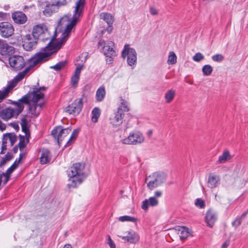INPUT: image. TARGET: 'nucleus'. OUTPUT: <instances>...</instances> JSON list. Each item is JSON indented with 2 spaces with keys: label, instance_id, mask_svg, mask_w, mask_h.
I'll use <instances>...</instances> for the list:
<instances>
[{
  "label": "nucleus",
  "instance_id": "f8f14e48",
  "mask_svg": "<svg viewBox=\"0 0 248 248\" xmlns=\"http://www.w3.org/2000/svg\"><path fill=\"white\" fill-rule=\"evenodd\" d=\"M118 237L130 244H136L140 240L139 234L133 230L128 231L125 232L124 235H118Z\"/></svg>",
  "mask_w": 248,
  "mask_h": 248
},
{
  "label": "nucleus",
  "instance_id": "09e8293b",
  "mask_svg": "<svg viewBox=\"0 0 248 248\" xmlns=\"http://www.w3.org/2000/svg\"><path fill=\"white\" fill-rule=\"evenodd\" d=\"M150 12L152 15H156L158 14L157 10L154 7L150 8Z\"/></svg>",
  "mask_w": 248,
  "mask_h": 248
},
{
  "label": "nucleus",
  "instance_id": "cd10ccee",
  "mask_svg": "<svg viewBox=\"0 0 248 248\" xmlns=\"http://www.w3.org/2000/svg\"><path fill=\"white\" fill-rule=\"evenodd\" d=\"M231 159V155L229 152L226 151L223 152L222 155L219 156L218 161L219 163H224Z\"/></svg>",
  "mask_w": 248,
  "mask_h": 248
},
{
  "label": "nucleus",
  "instance_id": "ea45409f",
  "mask_svg": "<svg viewBox=\"0 0 248 248\" xmlns=\"http://www.w3.org/2000/svg\"><path fill=\"white\" fill-rule=\"evenodd\" d=\"M12 158V156L10 154L6 155L5 156L3 157L0 162V165L1 166L4 165L7 162L9 161Z\"/></svg>",
  "mask_w": 248,
  "mask_h": 248
},
{
  "label": "nucleus",
  "instance_id": "f257e3e1",
  "mask_svg": "<svg viewBox=\"0 0 248 248\" xmlns=\"http://www.w3.org/2000/svg\"><path fill=\"white\" fill-rule=\"evenodd\" d=\"M85 0H78L77 2L74 14L71 20H69L66 16L63 17L61 19L60 23L62 25L66 26L64 31L62 34L61 40L55 43L52 41V39H51L47 45L43 48L41 52L37 53V54L33 60L34 63H36L43 60H49L51 56L54 53H56L60 49L62 46L65 43L72 29L78 21L85 3Z\"/></svg>",
  "mask_w": 248,
  "mask_h": 248
},
{
  "label": "nucleus",
  "instance_id": "1a4fd4ad",
  "mask_svg": "<svg viewBox=\"0 0 248 248\" xmlns=\"http://www.w3.org/2000/svg\"><path fill=\"white\" fill-rule=\"evenodd\" d=\"M122 56L124 59L127 57V62L129 66H132L137 62V52L134 48L130 47L128 45L124 46Z\"/></svg>",
  "mask_w": 248,
  "mask_h": 248
},
{
  "label": "nucleus",
  "instance_id": "3c124183",
  "mask_svg": "<svg viewBox=\"0 0 248 248\" xmlns=\"http://www.w3.org/2000/svg\"><path fill=\"white\" fill-rule=\"evenodd\" d=\"M21 157H22V156H21V155H20V157L18 158V159H16L15 161V162L13 163V165H14V166H15L16 168H17V167L18 166V165L20 162Z\"/></svg>",
  "mask_w": 248,
  "mask_h": 248
},
{
  "label": "nucleus",
  "instance_id": "412c9836",
  "mask_svg": "<svg viewBox=\"0 0 248 248\" xmlns=\"http://www.w3.org/2000/svg\"><path fill=\"white\" fill-rule=\"evenodd\" d=\"M158 203V201L155 197H152L149 198L148 200H145L142 202V208L143 210H147L148 206H155Z\"/></svg>",
  "mask_w": 248,
  "mask_h": 248
},
{
  "label": "nucleus",
  "instance_id": "603ef678",
  "mask_svg": "<svg viewBox=\"0 0 248 248\" xmlns=\"http://www.w3.org/2000/svg\"><path fill=\"white\" fill-rule=\"evenodd\" d=\"M162 191L157 190V191H156L155 193V197L156 198H158V197H160L162 196Z\"/></svg>",
  "mask_w": 248,
  "mask_h": 248
},
{
  "label": "nucleus",
  "instance_id": "f03ea898",
  "mask_svg": "<svg viewBox=\"0 0 248 248\" xmlns=\"http://www.w3.org/2000/svg\"><path fill=\"white\" fill-rule=\"evenodd\" d=\"M46 89L44 87L39 88H34L32 92L29 93L24 96H27V102H22V105H29V112L33 116H38L43 106L45 105L44 100V92Z\"/></svg>",
  "mask_w": 248,
  "mask_h": 248
},
{
  "label": "nucleus",
  "instance_id": "4c0bfd02",
  "mask_svg": "<svg viewBox=\"0 0 248 248\" xmlns=\"http://www.w3.org/2000/svg\"><path fill=\"white\" fill-rule=\"evenodd\" d=\"M195 204L197 207H199L200 208H203L205 207L204 201L200 198L196 199Z\"/></svg>",
  "mask_w": 248,
  "mask_h": 248
},
{
  "label": "nucleus",
  "instance_id": "9b49d317",
  "mask_svg": "<svg viewBox=\"0 0 248 248\" xmlns=\"http://www.w3.org/2000/svg\"><path fill=\"white\" fill-rule=\"evenodd\" d=\"M9 63L12 68L16 70H19L25 66V61L22 56L14 55L9 59Z\"/></svg>",
  "mask_w": 248,
  "mask_h": 248
},
{
  "label": "nucleus",
  "instance_id": "bf43d9fd",
  "mask_svg": "<svg viewBox=\"0 0 248 248\" xmlns=\"http://www.w3.org/2000/svg\"><path fill=\"white\" fill-rule=\"evenodd\" d=\"M248 211H247V212H246L244 213L241 215V217H240V218H242L244 217L247 215V214H248Z\"/></svg>",
  "mask_w": 248,
  "mask_h": 248
},
{
  "label": "nucleus",
  "instance_id": "f704fd0d",
  "mask_svg": "<svg viewBox=\"0 0 248 248\" xmlns=\"http://www.w3.org/2000/svg\"><path fill=\"white\" fill-rule=\"evenodd\" d=\"M80 75H77L74 73V75L72 77L71 79V83L73 86L76 87L78 85L79 79Z\"/></svg>",
  "mask_w": 248,
  "mask_h": 248
},
{
  "label": "nucleus",
  "instance_id": "c03bdc74",
  "mask_svg": "<svg viewBox=\"0 0 248 248\" xmlns=\"http://www.w3.org/2000/svg\"><path fill=\"white\" fill-rule=\"evenodd\" d=\"M241 223V218L237 217L232 222V225L235 227H238Z\"/></svg>",
  "mask_w": 248,
  "mask_h": 248
},
{
  "label": "nucleus",
  "instance_id": "393cba45",
  "mask_svg": "<svg viewBox=\"0 0 248 248\" xmlns=\"http://www.w3.org/2000/svg\"><path fill=\"white\" fill-rule=\"evenodd\" d=\"M106 95V91L104 87H100L98 88L96 93V99L97 101H102Z\"/></svg>",
  "mask_w": 248,
  "mask_h": 248
},
{
  "label": "nucleus",
  "instance_id": "79ce46f5",
  "mask_svg": "<svg viewBox=\"0 0 248 248\" xmlns=\"http://www.w3.org/2000/svg\"><path fill=\"white\" fill-rule=\"evenodd\" d=\"M53 4L58 6L63 5L66 3V0H52Z\"/></svg>",
  "mask_w": 248,
  "mask_h": 248
},
{
  "label": "nucleus",
  "instance_id": "0eeeda50",
  "mask_svg": "<svg viewBox=\"0 0 248 248\" xmlns=\"http://www.w3.org/2000/svg\"><path fill=\"white\" fill-rule=\"evenodd\" d=\"M98 45L99 47H102L103 49V52L107 58V62L111 63L113 58L116 56L115 51L113 48L114 43L110 41L106 43L104 40H101L98 42Z\"/></svg>",
  "mask_w": 248,
  "mask_h": 248
},
{
  "label": "nucleus",
  "instance_id": "6e6d98bb",
  "mask_svg": "<svg viewBox=\"0 0 248 248\" xmlns=\"http://www.w3.org/2000/svg\"><path fill=\"white\" fill-rule=\"evenodd\" d=\"M153 130L150 129L147 131L146 135L149 137L150 138L153 135Z\"/></svg>",
  "mask_w": 248,
  "mask_h": 248
},
{
  "label": "nucleus",
  "instance_id": "5701e85b",
  "mask_svg": "<svg viewBox=\"0 0 248 248\" xmlns=\"http://www.w3.org/2000/svg\"><path fill=\"white\" fill-rule=\"evenodd\" d=\"M85 61V59L83 55L79 56L76 60V65L77 67L75 71V74L80 75V72L83 67V64Z\"/></svg>",
  "mask_w": 248,
  "mask_h": 248
},
{
  "label": "nucleus",
  "instance_id": "a878e982",
  "mask_svg": "<svg viewBox=\"0 0 248 248\" xmlns=\"http://www.w3.org/2000/svg\"><path fill=\"white\" fill-rule=\"evenodd\" d=\"M3 139L4 141L10 142L11 145L12 146L16 140V136L13 133H7L3 135Z\"/></svg>",
  "mask_w": 248,
  "mask_h": 248
},
{
  "label": "nucleus",
  "instance_id": "ddd939ff",
  "mask_svg": "<svg viewBox=\"0 0 248 248\" xmlns=\"http://www.w3.org/2000/svg\"><path fill=\"white\" fill-rule=\"evenodd\" d=\"M14 32L13 25L9 22H2L0 24V34L4 37L7 38L12 36Z\"/></svg>",
  "mask_w": 248,
  "mask_h": 248
},
{
  "label": "nucleus",
  "instance_id": "864d4df0",
  "mask_svg": "<svg viewBox=\"0 0 248 248\" xmlns=\"http://www.w3.org/2000/svg\"><path fill=\"white\" fill-rule=\"evenodd\" d=\"M52 13V12H49V9L48 8H46L45 9V10L44 11V14L46 15V16H50Z\"/></svg>",
  "mask_w": 248,
  "mask_h": 248
},
{
  "label": "nucleus",
  "instance_id": "2eb2a0df",
  "mask_svg": "<svg viewBox=\"0 0 248 248\" xmlns=\"http://www.w3.org/2000/svg\"><path fill=\"white\" fill-rule=\"evenodd\" d=\"M71 131V129L69 128L62 129L61 126H58L52 130L51 134L54 137H56L58 134V142L60 143V141H62L64 137L67 136L70 133Z\"/></svg>",
  "mask_w": 248,
  "mask_h": 248
},
{
  "label": "nucleus",
  "instance_id": "2f4dec72",
  "mask_svg": "<svg viewBox=\"0 0 248 248\" xmlns=\"http://www.w3.org/2000/svg\"><path fill=\"white\" fill-rule=\"evenodd\" d=\"M21 128L22 131L25 133V136L27 138L30 137L29 130L27 127V124L25 121H22L21 123Z\"/></svg>",
  "mask_w": 248,
  "mask_h": 248
},
{
  "label": "nucleus",
  "instance_id": "a211bd4d",
  "mask_svg": "<svg viewBox=\"0 0 248 248\" xmlns=\"http://www.w3.org/2000/svg\"><path fill=\"white\" fill-rule=\"evenodd\" d=\"M217 216L216 213L212 210H209L206 214L205 217V222L207 225L210 227H212L216 221Z\"/></svg>",
  "mask_w": 248,
  "mask_h": 248
},
{
  "label": "nucleus",
  "instance_id": "13d9d810",
  "mask_svg": "<svg viewBox=\"0 0 248 248\" xmlns=\"http://www.w3.org/2000/svg\"><path fill=\"white\" fill-rule=\"evenodd\" d=\"M63 248H72V246L69 244L65 245Z\"/></svg>",
  "mask_w": 248,
  "mask_h": 248
},
{
  "label": "nucleus",
  "instance_id": "f3484780",
  "mask_svg": "<svg viewBox=\"0 0 248 248\" xmlns=\"http://www.w3.org/2000/svg\"><path fill=\"white\" fill-rule=\"evenodd\" d=\"M12 18L14 22L18 24H23L27 21L26 15L22 12H16L12 14Z\"/></svg>",
  "mask_w": 248,
  "mask_h": 248
},
{
  "label": "nucleus",
  "instance_id": "20e7f679",
  "mask_svg": "<svg viewBox=\"0 0 248 248\" xmlns=\"http://www.w3.org/2000/svg\"><path fill=\"white\" fill-rule=\"evenodd\" d=\"M128 103L124 99H121V103L117 111L115 112L109 118L110 123L114 127L120 126L123 122L124 113L128 111Z\"/></svg>",
  "mask_w": 248,
  "mask_h": 248
},
{
  "label": "nucleus",
  "instance_id": "7ed1b4c3",
  "mask_svg": "<svg viewBox=\"0 0 248 248\" xmlns=\"http://www.w3.org/2000/svg\"><path fill=\"white\" fill-rule=\"evenodd\" d=\"M85 165L82 163H76L73 165L68 171L69 177L68 186L70 188L76 187L86 178L84 172Z\"/></svg>",
  "mask_w": 248,
  "mask_h": 248
},
{
  "label": "nucleus",
  "instance_id": "de8ad7c7",
  "mask_svg": "<svg viewBox=\"0 0 248 248\" xmlns=\"http://www.w3.org/2000/svg\"><path fill=\"white\" fill-rule=\"evenodd\" d=\"M230 244V240H227L222 244L221 248H227L229 246Z\"/></svg>",
  "mask_w": 248,
  "mask_h": 248
},
{
  "label": "nucleus",
  "instance_id": "473e14b6",
  "mask_svg": "<svg viewBox=\"0 0 248 248\" xmlns=\"http://www.w3.org/2000/svg\"><path fill=\"white\" fill-rule=\"evenodd\" d=\"M0 46L1 47L0 53L2 55L7 54L8 46L7 45L3 44V41L0 39Z\"/></svg>",
  "mask_w": 248,
  "mask_h": 248
},
{
  "label": "nucleus",
  "instance_id": "aec40b11",
  "mask_svg": "<svg viewBox=\"0 0 248 248\" xmlns=\"http://www.w3.org/2000/svg\"><path fill=\"white\" fill-rule=\"evenodd\" d=\"M100 18L105 21L108 25L107 28V30L108 32H110L112 28L111 25L114 22V19L112 16L110 14L106 13H102L100 14Z\"/></svg>",
  "mask_w": 248,
  "mask_h": 248
},
{
  "label": "nucleus",
  "instance_id": "423d86ee",
  "mask_svg": "<svg viewBox=\"0 0 248 248\" xmlns=\"http://www.w3.org/2000/svg\"><path fill=\"white\" fill-rule=\"evenodd\" d=\"M166 175L163 173L155 172L146 177L145 182L148 188L152 190L164 183Z\"/></svg>",
  "mask_w": 248,
  "mask_h": 248
},
{
  "label": "nucleus",
  "instance_id": "6ab92c4d",
  "mask_svg": "<svg viewBox=\"0 0 248 248\" xmlns=\"http://www.w3.org/2000/svg\"><path fill=\"white\" fill-rule=\"evenodd\" d=\"M40 152V160L41 164H46L49 163L51 159V155L49 151L47 149L43 148Z\"/></svg>",
  "mask_w": 248,
  "mask_h": 248
},
{
  "label": "nucleus",
  "instance_id": "8fccbe9b",
  "mask_svg": "<svg viewBox=\"0 0 248 248\" xmlns=\"http://www.w3.org/2000/svg\"><path fill=\"white\" fill-rule=\"evenodd\" d=\"M6 125L0 120V131H3L6 129Z\"/></svg>",
  "mask_w": 248,
  "mask_h": 248
},
{
  "label": "nucleus",
  "instance_id": "5fc2aeb1",
  "mask_svg": "<svg viewBox=\"0 0 248 248\" xmlns=\"http://www.w3.org/2000/svg\"><path fill=\"white\" fill-rule=\"evenodd\" d=\"M19 148L20 150H23L25 147L24 143L23 142L20 141L18 144Z\"/></svg>",
  "mask_w": 248,
  "mask_h": 248
},
{
  "label": "nucleus",
  "instance_id": "052dcab7",
  "mask_svg": "<svg viewBox=\"0 0 248 248\" xmlns=\"http://www.w3.org/2000/svg\"><path fill=\"white\" fill-rule=\"evenodd\" d=\"M14 102L15 101H13L9 99V100H8V102L7 103L8 104H12V102Z\"/></svg>",
  "mask_w": 248,
  "mask_h": 248
},
{
  "label": "nucleus",
  "instance_id": "49530a36",
  "mask_svg": "<svg viewBox=\"0 0 248 248\" xmlns=\"http://www.w3.org/2000/svg\"><path fill=\"white\" fill-rule=\"evenodd\" d=\"M7 142L6 141H4V139H2V143L1 146L2 151L1 153H3V151L6 150V144Z\"/></svg>",
  "mask_w": 248,
  "mask_h": 248
},
{
  "label": "nucleus",
  "instance_id": "a18cd8bd",
  "mask_svg": "<svg viewBox=\"0 0 248 248\" xmlns=\"http://www.w3.org/2000/svg\"><path fill=\"white\" fill-rule=\"evenodd\" d=\"M16 168L14 165H12L6 171V173L10 175Z\"/></svg>",
  "mask_w": 248,
  "mask_h": 248
},
{
  "label": "nucleus",
  "instance_id": "c756f323",
  "mask_svg": "<svg viewBox=\"0 0 248 248\" xmlns=\"http://www.w3.org/2000/svg\"><path fill=\"white\" fill-rule=\"evenodd\" d=\"M213 71L212 67L208 64L205 65L202 67V72L204 76H210Z\"/></svg>",
  "mask_w": 248,
  "mask_h": 248
},
{
  "label": "nucleus",
  "instance_id": "39448f33",
  "mask_svg": "<svg viewBox=\"0 0 248 248\" xmlns=\"http://www.w3.org/2000/svg\"><path fill=\"white\" fill-rule=\"evenodd\" d=\"M145 138L143 133L139 130H134L130 132L128 136L121 140L124 144L136 145L143 143Z\"/></svg>",
  "mask_w": 248,
  "mask_h": 248
},
{
  "label": "nucleus",
  "instance_id": "c9c22d12",
  "mask_svg": "<svg viewBox=\"0 0 248 248\" xmlns=\"http://www.w3.org/2000/svg\"><path fill=\"white\" fill-rule=\"evenodd\" d=\"M65 65V62L62 61L60 62L59 63H57L54 66H52L50 67L51 69H54L56 71H59L62 69Z\"/></svg>",
  "mask_w": 248,
  "mask_h": 248
},
{
  "label": "nucleus",
  "instance_id": "4be33fe9",
  "mask_svg": "<svg viewBox=\"0 0 248 248\" xmlns=\"http://www.w3.org/2000/svg\"><path fill=\"white\" fill-rule=\"evenodd\" d=\"M175 231L181 239H185L190 235L188 229L185 227L178 226L175 229Z\"/></svg>",
  "mask_w": 248,
  "mask_h": 248
},
{
  "label": "nucleus",
  "instance_id": "4d7b16f0",
  "mask_svg": "<svg viewBox=\"0 0 248 248\" xmlns=\"http://www.w3.org/2000/svg\"><path fill=\"white\" fill-rule=\"evenodd\" d=\"M13 127L16 129V130H18L19 126L16 123L11 124Z\"/></svg>",
  "mask_w": 248,
  "mask_h": 248
},
{
  "label": "nucleus",
  "instance_id": "37998d69",
  "mask_svg": "<svg viewBox=\"0 0 248 248\" xmlns=\"http://www.w3.org/2000/svg\"><path fill=\"white\" fill-rule=\"evenodd\" d=\"M107 244L111 248H115L116 247L115 244H114V242L112 241L109 235H108L107 236Z\"/></svg>",
  "mask_w": 248,
  "mask_h": 248
},
{
  "label": "nucleus",
  "instance_id": "72a5a7b5",
  "mask_svg": "<svg viewBox=\"0 0 248 248\" xmlns=\"http://www.w3.org/2000/svg\"><path fill=\"white\" fill-rule=\"evenodd\" d=\"M119 220L121 222L124 221H130V222H135L136 221V219L133 217L128 216H124L120 217L119 218Z\"/></svg>",
  "mask_w": 248,
  "mask_h": 248
},
{
  "label": "nucleus",
  "instance_id": "a19ab883",
  "mask_svg": "<svg viewBox=\"0 0 248 248\" xmlns=\"http://www.w3.org/2000/svg\"><path fill=\"white\" fill-rule=\"evenodd\" d=\"M0 175H2L0 178L2 180V182H3V184H6L9 181L10 175L6 173L1 174Z\"/></svg>",
  "mask_w": 248,
  "mask_h": 248
},
{
  "label": "nucleus",
  "instance_id": "c85d7f7f",
  "mask_svg": "<svg viewBox=\"0 0 248 248\" xmlns=\"http://www.w3.org/2000/svg\"><path fill=\"white\" fill-rule=\"evenodd\" d=\"M177 62V57L174 52L169 53L167 62L169 64H174Z\"/></svg>",
  "mask_w": 248,
  "mask_h": 248
},
{
  "label": "nucleus",
  "instance_id": "bb28decb",
  "mask_svg": "<svg viewBox=\"0 0 248 248\" xmlns=\"http://www.w3.org/2000/svg\"><path fill=\"white\" fill-rule=\"evenodd\" d=\"M101 111L98 108H94L92 111V121L93 123H96L98 121V119L100 117Z\"/></svg>",
  "mask_w": 248,
  "mask_h": 248
},
{
  "label": "nucleus",
  "instance_id": "6e6552de",
  "mask_svg": "<svg viewBox=\"0 0 248 248\" xmlns=\"http://www.w3.org/2000/svg\"><path fill=\"white\" fill-rule=\"evenodd\" d=\"M32 36L40 38L42 41H46L50 37V34L44 24L35 25L32 29Z\"/></svg>",
  "mask_w": 248,
  "mask_h": 248
},
{
  "label": "nucleus",
  "instance_id": "9d476101",
  "mask_svg": "<svg viewBox=\"0 0 248 248\" xmlns=\"http://www.w3.org/2000/svg\"><path fill=\"white\" fill-rule=\"evenodd\" d=\"M82 98L75 100L71 105L65 108V112L74 115L78 114L82 108Z\"/></svg>",
  "mask_w": 248,
  "mask_h": 248
},
{
  "label": "nucleus",
  "instance_id": "e433bc0d",
  "mask_svg": "<svg viewBox=\"0 0 248 248\" xmlns=\"http://www.w3.org/2000/svg\"><path fill=\"white\" fill-rule=\"evenodd\" d=\"M204 58V56L200 52L196 53L193 57V60L196 62H199L203 60Z\"/></svg>",
  "mask_w": 248,
  "mask_h": 248
},
{
  "label": "nucleus",
  "instance_id": "b1692460",
  "mask_svg": "<svg viewBox=\"0 0 248 248\" xmlns=\"http://www.w3.org/2000/svg\"><path fill=\"white\" fill-rule=\"evenodd\" d=\"M176 93L173 89L168 90L165 93L164 98L167 103H170L174 99Z\"/></svg>",
  "mask_w": 248,
  "mask_h": 248
},
{
  "label": "nucleus",
  "instance_id": "dca6fc26",
  "mask_svg": "<svg viewBox=\"0 0 248 248\" xmlns=\"http://www.w3.org/2000/svg\"><path fill=\"white\" fill-rule=\"evenodd\" d=\"M220 182V177L216 174L211 173L209 175L207 180V186L211 189L217 187Z\"/></svg>",
  "mask_w": 248,
  "mask_h": 248
},
{
  "label": "nucleus",
  "instance_id": "7c9ffc66",
  "mask_svg": "<svg viewBox=\"0 0 248 248\" xmlns=\"http://www.w3.org/2000/svg\"><path fill=\"white\" fill-rule=\"evenodd\" d=\"M78 130H74L73 132H72L70 138L68 141L67 142V144L70 145L77 138L78 135Z\"/></svg>",
  "mask_w": 248,
  "mask_h": 248
},
{
  "label": "nucleus",
  "instance_id": "58836bf2",
  "mask_svg": "<svg viewBox=\"0 0 248 248\" xmlns=\"http://www.w3.org/2000/svg\"><path fill=\"white\" fill-rule=\"evenodd\" d=\"M212 59L214 62H221L224 60V56L220 54H216L212 57Z\"/></svg>",
  "mask_w": 248,
  "mask_h": 248
},
{
  "label": "nucleus",
  "instance_id": "4468645a",
  "mask_svg": "<svg viewBox=\"0 0 248 248\" xmlns=\"http://www.w3.org/2000/svg\"><path fill=\"white\" fill-rule=\"evenodd\" d=\"M23 40V47L27 51H30L37 44L36 38L31 34H27L24 36Z\"/></svg>",
  "mask_w": 248,
  "mask_h": 248
}]
</instances>
